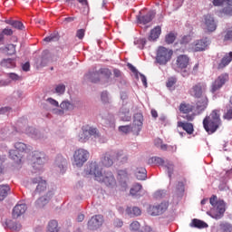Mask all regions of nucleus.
<instances>
[{"mask_svg": "<svg viewBox=\"0 0 232 232\" xmlns=\"http://www.w3.org/2000/svg\"><path fill=\"white\" fill-rule=\"evenodd\" d=\"M214 6H224V5H227L226 6H229L231 4V0H213Z\"/></svg>", "mask_w": 232, "mask_h": 232, "instance_id": "47", "label": "nucleus"}, {"mask_svg": "<svg viewBox=\"0 0 232 232\" xmlns=\"http://www.w3.org/2000/svg\"><path fill=\"white\" fill-rule=\"evenodd\" d=\"M56 164L58 165L60 171H63V169H64V166H66V159H63L61 155H59L56 159Z\"/></svg>", "mask_w": 232, "mask_h": 232, "instance_id": "43", "label": "nucleus"}, {"mask_svg": "<svg viewBox=\"0 0 232 232\" xmlns=\"http://www.w3.org/2000/svg\"><path fill=\"white\" fill-rule=\"evenodd\" d=\"M117 180L121 188H127L128 181L130 180V174L128 173V169H119L117 171Z\"/></svg>", "mask_w": 232, "mask_h": 232, "instance_id": "15", "label": "nucleus"}, {"mask_svg": "<svg viewBox=\"0 0 232 232\" xmlns=\"http://www.w3.org/2000/svg\"><path fill=\"white\" fill-rule=\"evenodd\" d=\"M97 135V129L85 125L82 127V131L78 135L79 142H88L92 137Z\"/></svg>", "mask_w": 232, "mask_h": 232, "instance_id": "7", "label": "nucleus"}, {"mask_svg": "<svg viewBox=\"0 0 232 232\" xmlns=\"http://www.w3.org/2000/svg\"><path fill=\"white\" fill-rule=\"evenodd\" d=\"M232 62V52L226 53L219 62L213 64L216 70H224L226 66H229Z\"/></svg>", "mask_w": 232, "mask_h": 232, "instance_id": "12", "label": "nucleus"}, {"mask_svg": "<svg viewBox=\"0 0 232 232\" xmlns=\"http://www.w3.org/2000/svg\"><path fill=\"white\" fill-rule=\"evenodd\" d=\"M160 34H162V29L160 26L154 27L149 35V41H157L159 37H160Z\"/></svg>", "mask_w": 232, "mask_h": 232, "instance_id": "28", "label": "nucleus"}, {"mask_svg": "<svg viewBox=\"0 0 232 232\" xmlns=\"http://www.w3.org/2000/svg\"><path fill=\"white\" fill-rule=\"evenodd\" d=\"M195 110V106L187 103L186 102H182L179 104V111L180 113H184L185 115H188V113H191Z\"/></svg>", "mask_w": 232, "mask_h": 232, "instance_id": "27", "label": "nucleus"}, {"mask_svg": "<svg viewBox=\"0 0 232 232\" xmlns=\"http://www.w3.org/2000/svg\"><path fill=\"white\" fill-rule=\"evenodd\" d=\"M76 37H78V39H83L84 38V29L78 30L76 33Z\"/></svg>", "mask_w": 232, "mask_h": 232, "instance_id": "62", "label": "nucleus"}, {"mask_svg": "<svg viewBox=\"0 0 232 232\" xmlns=\"http://www.w3.org/2000/svg\"><path fill=\"white\" fill-rule=\"evenodd\" d=\"M202 27L205 32H215V30H217V24L215 23L213 16L206 14L204 16Z\"/></svg>", "mask_w": 232, "mask_h": 232, "instance_id": "11", "label": "nucleus"}, {"mask_svg": "<svg viewBox=\"0 0 232 232\" xmlns=\"http://www.w3.org/2000/svg\"><path fill=\"white\" fill-rule=\"evenodd\" d=\"M14 150L18 153H26V151H28V146H26V144H24V142H16L14 144Z\"/></svg>", "mask_w": 232, "mask_h": 232, "instance_id": "38", "label": "nucleus"}, {"mask_svg": "<svg viewBox=\"0 0 232 232\" xmlns=\"http://www.w3.org/2000/svg\"><path fill=\"white\" fill-rule=\"evenodd\" d=\"M221 12L222 14H225V15H232V0L229 6H225Z\"/></svg>", "mask_w": 232, "mask_h": 232, "instance_id": "53", "label": "nucleus"}, {"mask_svg": "<svg viewBox=\"0 0 232 232\" xmlns=\"http://www.w3.org/2000/svg\"><path fill=\"white\" fill-rule=\"evenodd\" d=\"M218 232H232V224L229 222L222 221L218 227Z\"/></svg>", "mask_w": 232, "mask_h": 232, "instance_id": "30", "label": "nucleus"}, {"mask_svg": "<svg viewBox=\"0 0 232 232\" xmlns=\"http://www.w3.org/2000/svg\"><path fill=\"white\" fill-rule=\"evenodd\" d=\"M112 157L121 164H126V162H128V154L124 153V150H122L114 152L112 151Z\"/></svg>", "mask_w": 232, "mask_h": 232, "instance_id": "24", "label": "nucleus"}, {"mask_svg": "<svg viewBox=\"0 0 232 232\" xmlns=\"http://www.w3.org/2000/svg\"><path fill=\"white\" fill-rule=\"evenodd\" d=\"M148 171L145 168H138L136 170V178L138 180H146Z\"/></svg>", "mask_w": 232, "mask_h": 232, "instance_id": "34", "label": "nucleus"}, {"mask_svg": "<svg viewBox=\"0 0 232 232\" xmlns=\"http://www.w3.org/2000/svg\"><path fill=\"white\" fill-rule=\"evenodd\" d=\"M229 81V74L227 72H224L220 74L212 83L210 86V92L211 93H215L216 92H218Z\"/></svg>", "mask_w": 232, "mask_h": 232, "instance_id": "9", "label": "nucleus"}, {"mask_svg": "<svg viewBox=\"0 0 232 232\" xmlns=\"http://www.w3.org/2000/svg\"><path fill=\"white\" fill-rule=\"evenodd\" d=\"M3 35H14V31L10 28H5L2 31Z\"/></svg>", "mask_w": 232, "mask_h": 232, "instance_id": "61", "label": "nucleus"}, {"mask_svg": "<svg viewBox=\"0 0 232 232\" xmlns=\"http://www.w3.org/2000/svg\"><path fill=\"white\" fill-rule=\"evenodd\" d=\"M206 84L198 82L190 89L189 93L192 95V97L200 99L202 98L204 92H206Z\"/></svg>", "mask_w": 232, "mask_h": 232, "instance_id": "14", "label": "nucleus"}, {"mask_svg": "<svg viewBox=\"0 0 232 232\" xmlns=\"http://www.w3.org/2000/svg\"><path fill=\"white\" fill-rule=\"evenodd\" d=\"M34 184H37L35 192L43 193V191H46V180L43 179L41 177H37L32 179Z\"/></svg>", "mask_w": 232, "mask_h": 232, "instance_id": "22", "label": "nucleus"}, {"mask_svg": "<svg viewBox=\"0 0 232 232\" xmlns=\"http://www.w3.org/2000/svg\"><path fill=\"white\" fill-rule=\"evenodd\" d=\"M96 72H99V71L89 72L85 75V79H87V81H90L91 82H99V81H101V76L92 74V73H96Z\"/></svg>", "mask_w": 232, "mask_h": 232, "instance_id": "36", "label": "nucleus"}, {"mask_svg": "<svg viewBox=\"0 0 232 232\" xmlns=\"http://www.w3.org/2000/svg\"><path fill=\"white\" fill-rule=\"evenodd\" d=\"M45 43H53L54 41H59V36L57 34H53L50 36H47L44 39Z\"/></svg>", "mask_w": 232, "mask_h": 232, "instance_id": "52", "label": "nucleus"}, {"mask_svg": "<svg viewBox=\"0 0 232 232\" xmlns=\"http://www.w3.org/2000/svg\"><path fill=\"white\" fill-rule=\"evenodd\" d=\"M209 202L216 211L212 210L211 213L208 212V215L216 220H220V218L224 217V213H226V202L222 199H218L216 195L211 196Z\"/></svg>", "mask_w": 232, "mask_h": 232, "instance_id": "3", "label": "nucleus"}, {"mask_svg": "<svg viewBox=\"0 0 232 232\" xmlns=\"http://www.w3.org/2000/svg\"><path fill=\"white\" fill-rule=\"evenodd\" d=\"M175 84H177V78L170 77L168 79L166 85H167V88H173V86H175Z\"/></svg>", "mask_w": 232, "mask_h": 232, "instance_id": "54", "label": "nucleus"}, {"mask_svg": "<svg viewBox=\"0 0 232 232\" xmlns=\"http://www.w3.org/2000/svg\"><path fill=\"white\" fill-rule=\"evenodd\" d=\"M60 108L65 111H68V110H73V105L70 103V102H63L60 104Z\"/></svg>", "mask_w": 232, "mask_h": 232, "instance_id": "50", "label": "nucleus"}, {"mask_svg": "<svg viewBox=\"0 0 232 232\" xmlns=\"http://www.w3.org/2000/svg\"><path fill=\"white\" fill-rule=\"evenodd\" d=\"M223 119L225 121H231L232 120V106L227 105V111L223 114Z\"/></svg>", "mask_w": 232, "mask_h": 232, "instance_id": "44", "label": "nucleus"}, {"mask_svg": "<svg viewBox=\"0 0 232 232\" xmlns=\"http://www.w3.org/2000/svg\"><path fill=\"white\" fill-rule=\"evenodd\" d=\"M208 104H209V100L208 96H202L196 103V113L197 115H200L203 111L208 108Z\"/></svg>", "mask_w": 232, "mask_h": 232, "instance_id": "17", "label": "nucleus"}, {"mask_svg": "<svg viewBox=\"0 0 232 232\" xmlns=\"http://www.w3.org/2000/svg\"><path fill=\"white\" fill-rule=\"evenodd\" d=\"M168 209V203L162 202L157 206H150L149 207V213L152 217H158L159 215H162Z\"/></svg>", "mask_w": 232, "mask_h": 232, "instance_id": "13", "label": "nucleus"}, {"mask_svg": "<svg viewBox=\"0 0 232 232\" xmlns=\"http://www.w3.org/2000/svg\"><path fill=\"white\" fill-rule=\"evenodd\" d=\"M57 226L58 223L56 220H51L48 224L47 232H59Z\"/></svg>", "mask_w": 232, "mask_h": 232, "instance_id": "41", "label": "nucleus"}, {"mask_svg": "<svg viewBox=\"0 0 232 232\" xmlns=\"http://www.w3.org/2000/svg\"><path fill=\"white\" fill-rule=\"evenodd\" d=\"M52 197H53V192L49 191V192L46 193L45 196L41 197L40 198H38L35 201L36 208H44L46 206V204H48L50 202V200L52 199Z\"/></svg>", "mask_w": 232, "mask_h": 232, "instance_id": "19", "label": "nucleus"}, {"mask_svg": "<svg viewBox=\"0 0 232 232\" xmlns=\"http://www.w3.org/2000/svg\"><path fill=\"white\" fill-rule=\"evenodd\" d=\"M155 17V12L150 11L147 14L138 17L139 23L140 24H148V23H151Z\"/></svg>", "mask_w": 232, "mask_h": 232, "instance_id": "25", "label": "nucleus"}, {"mask_svg": "<svg viewBox=\"0 0 232 232\" xmlns=\"http://www.w3.org/2000/svg\"><path fill=\"white\" fill-rule=\"evenodd\" d=\"M92 75H96L97 77L102 75L105 79H110V77H111V71L108 68H102L98 72L92 73Z\"/></svg>", "mask_w": 232, "mask_h": 232, "instance_id": "32", "label": "nucleus"}, {"mask_svg": "<svg viewBox=\"0 0 232 232\" xmlns=\"http://www.w3.org/2000/svg\"><path fill=\"white\" fill-rule=\"evenodd\" d=\"M137 44H140L139 48H140V50H142L144 48V46H146V38H141L137 40Z\"/></svg>", "mask_w": 232, "mask_h": 232, "instance_id": "58", "label": "nucleus"}, {"mask_svg": "<svg viewBox=\"0 0 232 232\" xmlns=\"http://www.w3.org/2000/svg\"><path fill=\"white\" fill-rule=\"evenodd\" d=\"M166 168L168 169L169 177V179H171V175H173V168H174V166H173V164H168L166 166Z\"/></svg>", "mask_w": 232, "mask_h": 232, "instance_id": "60", "label": "nucleus"}, {"mask_svg": "<svg viewBox=\"0 0 232 232\" xmlns=\"http://www.w3.org/2000/svg\"><path fill=\"white\" fill-rule=\"evenodd\" d=\"M4 53L7 55H14L15 53V45L14 44H9L5 47L2 48Z\"/></svg>", "mask_w": 232, "mask_h": 232, "instance_id": "39", "label": "nucleus"}, {"mask_svg": "<svg viewBox=\"0 0 232 232\" xmlns=\"http://www.w3.org/2000/svg\"><path fill=\"white\" fill-rule=\"evenodd\" d=\"M178 127L182 128L188 135H193L195 129L193 128V123L179 121Z\"/></svg>", "mask_w": 232, "mask_h": 232, "instance_id": "26", "label": "nucleus"}, {"mask_svg": "<svg viewBox=\"0 0 232 232\" xmlns=\"http://www.w3.org/2000/svg\"><path fill=\"white\" fill-rule=\"evenodd\" d=\"M8 24H10L11 26H13V28H16V30H24V24H23L21 22L19 21H10L8 23Z\"/></svg>", "mask_w": 232, "mask_h": 232, "instance_id": "45", "label": "nucleus"}, {"mask_svg": "<svg viewBox=\"0 0 232 232\" xmlns=\"http://www.w3.org/2000/svg\"><path fill=\"white\" fill-rule=\"evenodd\" d=\"M87 173L89 175H94V179L100 182V184L106 186L109 189H115L117 188V179L113 172L111 170L102 172L96 162H92L89 165Z\"/></svg>", "mask_w": 232, "mask_h": 232, "instance_id": "1", "label": "nucleus"}, {"mask_svg": "<svg viewBox=\"0 0 232 232\" xmlns=\"http://www.w3.org/2000/svg\"><path fill=\"white\" fill-rule=\"evenodd\" d=\"M1 66L3 68H15V59H4L1 62Z\"/></svg>", "mask_w": 232, "mask_h": 232, "instance_id": "33", "label": "nucleus"}, {"mask_svg": "<svg viewBox=\"0 0 232 232\" xmlns=\"http://www.w3.org/2000/svg\"><path fill=\"white\" fill-rule=\"evenodd\" d=\"M47 102L52 104V106H55V108H59V102L55 101L53 98H48Z\"/></svg>", "mask_w": 232, "mask_h": 232, "instance_id": "57", "label": "nucleus"}, {"mask_svg": "<svg viewBox=\"0 0 232 232\" xmlns=\"http://www.w3.org/2000/svg\"><path fill=\"white\" fill-rule=\"evenodd\" d=\"M208 48V39H200L194 42L192 44L193 52H204Z\"/></svg>", "mask_w": 232, "mask_h": 232, "instance_id": "20", "label": "nucleus"}, {"mask_svg": "<svg viewBox=\"0 0 232 232\" xmlns=\"http://www.w3.org/2000/svg\"><path fill=\"white\" fill-rule=\"evenodd\" d=\"M130 227L131 231H139V229H140V223H139V221H133L130 225Z\"/></svg>", "mask_w": 232, "mask_h": 232, "instance_id": "55", "label": "nucleus"}, {"mask_svg": "<svg viewBox=\"0 0 232 232\" xmlns=\"http://www.w3.org/2000/svg\"><path fill=\"white\" fill-rule=\"evenodd\" d=\"M102 102H108V92H102Z\"/></svg>", "mask_w": 232, "mask_h": 232, "instance_id": "64", "label": "nucleus"}, {"mask_svg": "<svg viewBox=\"0 0 232 232\" xmlns=\"http://www.w3.org/2000/svg\"><path fill=\"white\" fill-rule=\"evenodd\" d=\"M48 161L44 152L34 151L33 155V168L35 171H41L45 162Z\"/></svg>", "mask_w": 232, "mask_h": 232, "instance_id": "8", "label": "nucleus"}, {"mask_svg": "<svg viewBox=\"0 0 232 232\" xmlns=\"http://www.w3.org/2000/svg\"><path fill=\"white\" fill-rule=\"evenodd\" d=\"M22 69L24 72H30V62H26L22 65Z\"/></svg>", "mask_w": 232, "mask_h": 232, "instance_id": "63", "label": "nucleus"}, {"mask_svg": "<svg viewBox=\"0 0 232 232\" xmlns=\"http://www.w3.org/2000/svg\"><path fill=\"white\" fill-rule=\"evenodd\" d=\"M126 214L129 215V217H139L141 215L142 211L139 207H128L125 210Z\"/></svg>", "mask_w": 232, "mask_h": 232, "instance_id": "29", "label": "nucleus"}, {"mask_svg": "<svg viewBox=\"0 0 232 232\" xmlns=\"http://www.w3.org/2000/svg\"><path fill=\"white\" fill-rule=\"evenodd\" d=\"M9 157L10 159H12V160H14V162H16L17 164H19V162H21V159H23L21 154L15 150H12L9 151Z\"/></svg>", "mask_w": 232, "mask_h": 232, "instance_id": "35", "label": "nucleus"}, {"mask_svg": "<svg viewBox=\"0 0 232 232\" xmlns=\"http://www.w3.org/2000/svg\"><path fill=\"white\" fill-rule=\"evenodd\" d=\"M113 151L106 152L101 160V163L104 168H111L113 166Z\"/></svg>", "mask_w": 232, "mask_h": 232, "instance_id": "23", "label": "nucleus"}, {"mask_svg": "<svg viewBox=\"0 0 232 232\" xmlns=\"http://www.w3.org/2000/svg\"><path fill=\"white\" fill-rule=\"evenodd\" d=\"M113 226L114 227H122V226H124V223L121 219L117 218L113 221Z\"/></svg>", "mask_w": 232, "mask_h": 232, "instance_id": "59", "label": "nucleus"}, {"mask_svg": "<svg viewBox=\"0 0 232 232\" xmlns=\"http://www.w3.org/2000/svg\"><path fill=\"white\" fill-rule=\"evenodd\" d=\"M223 41L224 43L227 41H232V27L225 31Z\"/></svg>", "mask_w": 232, "mask_h": 232, "instance_id": "51", "label": "nucleus"}, {"mask_svg": "<svg viewBox=\"0 0 232 232\" xmlns=\"http://www.w3.org/2000/svg\"><path fill=\"white\" fill-rule=\"evenodd\" d=\"M176 66L179 70H185L189 66V57L186 54H180L176 59Z\"/></svg>", "mask_w": 232, "mask_h": 232, "instance_id": "18", "label": "nucleus"}, {"mask_svg": "<svg viewBox=\"0 0 232 232\" xmlns=\"http://www.w3.org/2000/svg\"><path fill=\"white\" fill-rule=\"evenodd\" d=\"M26 204L24 203H18L14 208H13V218H19L21 215H24L26 213Z\"/></svg>", "mask_w": 232, "mask_h": 232, "instance_id": "21", "label": "nucleus"}, {"mask_svg": "<svg viewBox=\"0 0 232 232\" xmlns=\"http://www.w3.org/2000/svg\"><path fill=\"white\" fill-rule=\"evenodd\" d=\"M10 186L8 185H0V201L5 200L6 197H8V193H10Z\"/></svg>", "mask_w": 232, "mask_h": 232, "instance_id": "31", "label": "nucleus"}, {"mask_svg": "<svg viewBox=\"0 0 232 232\" xmlns=\"http://www.w3.org/2000/svg\"><path fill=\"white\" fill-rule=\"evenodd\" d=\"M222 126V119H220V110H214L208 116L203 120V128L208 135H213Z\"/></svg>", "mask_w": 232, "mask_h": 232, "instance_id": "2", "label": "nucleus"}, {"mask_svg": "<svg viewBox=\"0 0 232 232\" xmlns=\"http://www.w3.org/2000/svg\"><path fill=\"white\" fill-rule=\"evenodd\" d=\"M149 164H158V166H162V164H164V160L159 157H152L149 160Z\"/></svg>", "mask_w": 232, "mask_h": 232, "instance_id": "46", "label": "nucleus"}, {"mask_svg": "<svg viewBox=\"0 0 232 232\" xmlns=\"http://www.w3.org/2000/svg\"><path fill=\"white\" fill-rule=\"evenodd\" d=\"M173 57V50L168 49L164 46H160L156 52V63L161 66H166Z\"/></svg>", "mask_w": 232, "mask_h": 232, "instance_id": "5", "label": "nucleus"}, {"mask_svg": "<svg viewBox=\"0 0 232 232\" xmlns=\"http://www.w3.org/2000/svg\"><path fill=\"white\" fill-rule=\"evenodd\" d=\"M140 189H142V185L137 183L130 188V193L132 195V197H135V195H137Z\"/></svg>", "mask_w": 232, "mask_h": 232, "instance_id": "48", "label": "nucleus"}, {"mask_svg": "<svg viewBox=\"0 0 232 232\" xmlns=\"http://www.w3.org/2000/svg\"><path fill=\"white\" fill-rule=\"evenodd\" d=\"M90 159V152L84 149H78L73 153V164L77 168H82Z\"/></svg>", "mask_w": 232, "mask_h": 232, "instance_id": "6", "label": "nucleus"}, {"mask_svg": "<svg viewBox=\"0 0 232 232\" xmlns=\"http://www.w3.org/2000/svg\"><path fill=\"white\" fill-rule=\"evenodd\" d=\"M50 63V51L45 50L42 53V56L37 58L35 61V67L39 70V68H44Z\"/></svg>", "mask_w": 232, "mask_h": 232, "instance_id": "16", "label": "nucleus"}, {"mask_svg": "<svg viewBox=\"0 0 232 232\" xmlns=\"http://www.w3.org/2000/svg\"><path fill=\"white\" fill-rule=\"evenodd\" d=\"M190 226L198 229H204V227H208V223L199 219H193Z\"/></svg>", "mask_w": 232, "mask_h": 232, "instance_id": "37", "label": "nucleus"}, {"mask_svg": "<svg viewBox=\"0 0 232 232\" xmlns=\"http://www.w3.org/2000/svg\"><path fill=\"white\" fill-rule=\"evenodd\" d=\"M65 91H66V86H64V84H59L55 88L56 93H59L60 95H63V93H64Z\"/></svg>", "mask_w": 232, "mask_h": 232, "instance_id": "56", "label": "nucleus"}, {"mask_svg": "<svg viewBox=\"0 0 232 232\" xmlns=\"http://www.w3.org/2000/svg\"><path fill=\"white\" fill-rule=\"evenodd\" d=\"M175 39H177V34L172 32L169 33L165 36V43H167V44H173L175 43Z\"/></svg>", "mask_w": 232, "mask_h": 232, "instance_id": "42", "label": "nucleus"}, {"mask_svg": "<svg viewBox=\"0 0 232 232\" xmlns=\"http://www.w3.org/2000/svg\"><path fill=\"white\" fill-rule=\"evenodd\" d=\"M142 114L138 113L134 116V121L132 126L125 125V126H120L119 130L120 131H122V133H134V135H139L140 133V130H142Z\"/></svg>", "mask_w": 232, "mask_h": 232, "instance_id": "4", "label": "nucleus"}, {"mask_svg": "<svg viewBox=\"0 0 232 232\" xmlns=\"http://www.w3.org/2000/svg\"><path fill=\"white\" fill-rule=\"evenodd\" d=\"M6 226L13 231H21L22 227L21 223L14 222L12 220L7 221Z\"/></svg>", "mask_w": 232, "mask_h": 232, "instance_id": "40", "label": "nucleus"}, {"mask_svg": "<svg viewBox=\"0 0 232 232\" xmlns=\"http://www.w3.org/2000/svg\"><path fill=\"white\" fill-rule=\"evenodd\" d=\"M160 150L162 151H177L176 146H168V144L161 143V146L160 147Z\"/></svg>", "mask_w": 232, "mask_h": 232, "instance_id": "49", "label": "nucleus"}, {"mask_svg": "<svg viewBox=\"0 0 232 232\" xmlns=\"http://www.w3.org/2000/svg\"><path fill=\"white\" fill-rule=\"evenodd\" d=\"M104 222V217L102 215H95L91 218V219L87 223V227L91 231H95L99 229L102 226Z\"/></svg>", "mask_w": 232, "mask_h": 232, "instance_id": "10", "label": "nucleus"}]
</instances>
